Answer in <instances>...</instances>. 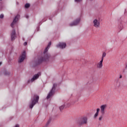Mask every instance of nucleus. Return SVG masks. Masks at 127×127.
Masks as SVG:
<instances>
[{"mask_svg":"<svg viewBox=\"0 0 127 127\" xmlns=\"http://www.w3.org/2000/svg\"><path fill=\"white\" fill-rule=\"evenodd\" d=\"M107 104H103L100 106V108H97L96 112L93 116L94 119H97V118L99 117V113H100V111L101 115H105V114H106V110L107 109Z\"/></svg>","mask_w":127,"mask_h":127,"instance_id":"1","label":"nucleus"},{"mask_svg":"<svg viewBox=\"0 0 127 127\" xmlns=\"http://www.w3.org/2000/svg\"><path fill=\"white\" fill-rule=\"evenodd\" d=\"M50 46H51V42L49 43L47 47L45 49V51H44L45 57L40 60V62H42V61H47V60H48V59H49L50 58V55L47 54V52L48 51L49 48H50Z\"/></svg>","mask_w":127,"mask_h":127,"instance_id":"2","label":"nucleus"},{"mask_svg":"<svg viewBox=\"0 0 127 127\" xmlns=\"http://www.w3.org/2000/svg\"><path fill=\"white\" fill-rule=\"evenodd\" d=\"M39 100V96L38 95H34L33 97L31 98V101L29 102V107L30 109H32L34 107L35 105L38 103Z\"/></svg>","mask_w":127,"mask_h":127,"instance_id":"3","label":"nucleus"},{"mask_svg":"<svg viewBox=\"0 0 127 127\" xmlns=\"http://www.w3.org/2000/svg\"><path fill=\"white\" fill-rule=\"evenodd\" d=\"M76 124L79 126H82V125H87L88 124V117L83 116L80 119L77 121Z\"/></svg>","mask_w":127,"mask_h":127,"instance_id":"4","label":"nucleus"},{"mask_svg":"<svg viewBox=\"0 0 127 127\" xmlns=\"http://www.w3.org/2000/svg\"><path fill=\"white\" fill-rule=\"evenodd\" d=\"M57 87V83H54L53 87L51 91L48 93V95L47 96V99L49 100V99H50L53 95H54V93H55V90L56 89V87Z\"/></svg>","mask_w":127,"mask_h":127,"instance_id":"5","label":"nucleus"},{"mask_svg":"<svg viewBox=\"0 0 127 127\" xmlns=\"http://www.w3.org/2000/svg\"><path fill=\"white\" fill-rule=\"evenodd\" d=\"M41 75V73L38 72L37 73L34 75L32 78L28 80L27 83L29 84V83H33V82H34V81H36V80H37V79H38V78H39V76H40Z\"/></svg>","mask_w":127,"mask_h":127,"instance_id":"6","label":"nucleus"},{"mask_svg":"<svg viewBox=\"0 0 127 127\" xmlns=\"http://www.w3.org/2000/svg\"><path fill=\"white\" fill-rule=\"evenodd\" d=\"M93 26L96 27V28H99L100 27V24H101V21H100V19L95 18L93 20Z\"/></svg>","mask_w":127,"mask_h":127,"instance_id":"7","label":"nucleus"},{"mask_svg":"<svg viewBox=\"0 0 127 127\" xmlns=\"http://www.w3.org/2000/svg\"><path fill=\"white\" fill-rule=\"evenodd\" d=\"M26 58V52L25 51H24L21 56H20L19 60H18V63H21Z\"/></svg>","mask_w":127,"mask_h":127,"instance_id":"8","label":"nucleus"},{"mask_svg":"<svg viewBox=\"0 0 127 127\" xmlns=\"http://www.w3.org/2000/svg\"><path fill=\"white\" fill-rule=\"evenodd\" d=\"M80 21H81V18H78L73 22L70 23L69 24V26H76V25H78V23H80Z\"/></svg>","mask_w":127,"mask_h":127,"instance_id":"9","label":"nucleus"},{"mask_svg":"<svg viewBox=\"0 0 127 127\" xmlns=\"http://www.w3.org/2000/svg\"><path fill=\"white\" fill-rule=\"evenodd\" d=\"M20 17V16L19 15H17L15 18L14 19L13 22H12L11 24V27H14V26L15 24H16V22L18 21V19H19V18Z\"/></svg>","mask_w":127,"mask_h":127,"instance_id":"10","label":"nucleus"},{"mask_svg":"<svg viewBox=\"0 0 127 127\" xmlns=\"http://www.w3.org/2000/svg\"><path fill=\"white\" fill-rule=\"evenodd\" d=\"M57 47L58 48H60L61 49H63L66 47V43L61 42L59 43L58 45H57Z\"/></svg>","mask_w":127,"mask_h":127,"instance_id":"11","label":"nucleus"},{"mask_svg":"<svg viewBox=\"0 0 127 127\" xmlns=\"http://www.w3.org/2000/svg\"><path fill=\"white\" fill-rule=\"evenodd\" d=\"M16 38V33L15 32V30H13L11 33V39L12 41L14 40Z\"/></svg>","mask_w":127,"mask_h":127,"instance_id":"12","label":"nucleus"},{"mask_svg":"<svg viewBox=\"0 0 127 127\" xmlns=\"http://www.w3.org/2000/svg\"><path fill=\"white\" fill-rule=\"evenodd\" d=\"M103 60H101L100 62L96 64V67L97 69H102L103 68Z\"/></svg>","mask_w":127,"mask_h":127,"instance_id":"13","label":"nucleus"},{"mask_svg":"<svg viewBox=\"0 0 127 127\" xmlns=\"http://www.w3.org/2000/svg\"><path fill=\"white\" fill-rule=\"evenodd\" d=\"M104 119V115L101 114V115L99 116L98 117V121L101 122Z\"/></svg>","mask_w":127,"mask_h":127,"instance_id":"14","label":"nucleus"},{"mask_svg":"<svg viewBox=\"0 0 127 127\" xmlns=\"http://www.w3.org/2000/svg\"><path fill=\"white\" fill-rule=\"evenodd\" d=\"M106 55H107V54H106V53H105V52L103 53L102 55V58H101V60H102L104 61V58H105V57H106Z\"/></svg>","mask_w":127,"mask_h":127,"instance_id":"15","label":"nucleus"},{"mask_svg":"<svg viewBox=\"0 0 127 127\" xmlns=\"http://www.w3.org/2000/svg\"><path fill=\"white\" fill-rule=\"evenodd\" d=\"M64 108H65V105H62L60 107V111H62L64 109Z\"/></svg>","mask_w":127,"mask_h":127,"instance_id":"16","label":"nucleus"},{"mask_svg":"<svg viewBox=\"0 0 127 127\" xmlns=\"http://www.w3.org/2000/svg\"><path fill=\"white\" fill-rule=\"evenodd\" d=\"M29 6H30V4L29 3H26L25 5V8H28V7H29Z\"/></svg>","mask_w":127,"mask_h":127,"instance_id":"17","label":"nucleus"},{"mask_svg":"<svg viewBox=\"0 0 127 127\" xmlns=\"http://www.w3.org/2000/svg\"><path fill=\"white\" fill-rule=\"evenodd\" d=\"M116 86L117 87H120V86H121V83L120 82H117V83L116 84Z\"/></svg>","mask_w":127,"mask_h":127,"instance_id":"18","label":"nucleus"},{"mask_svg":"<svg viewBox=\"0 0 127 127\" xmlns=\"http://www.w3.org/2000/svg\"><path fill=\"white\" fill-rule=\"evenodd\" d=\"M65 106L66 107H70V104L69 103H65Z\"/></svg>","mask_w":127,"mask_h":127,"instance_id":"19","label":"nucleus"},{"mask_svg":"<svg viewBox=\"0 0 127 127\" xmlns=\"http://www.w3.org/2000/svg\"><path fill=\"white\" fill-rule=\"evenodd\" d=\"M74 1H75V2H81L82 0H74Z\"/></svg>","mask_w":127,"mask_h":127,"instance_id":"20","label":"nucleus"},{"mask_svg":"<svg viewBox=\"0 0 127 127\" xmlns=\"http://www.w3.org/2000/svg\"><path fill=\"white\" fill-rule=\"evenodd\" d=\"M3 17H4V15H3V14H1L0 15V18H3Z\"/></svg>","mask_w":127,"mask_h":127,"instance_id":"21","label":"nucleus"},{"mask_svg":"<svg viewBox=\"0 0 127 127\" xmlns=\"http://www.w3.org/2000/svg\"><path fill=\"white\" fill-rule=\"evenodd\" d=\"M19 127V124H16V125H15L14 127Z\"/></svg>","mask_w":127,"mask_h":127,"instance_id":"22","label":"nucleus"},{"mask_svg":"<svg viewBox=\"0 0 127 127\" xmlns=\"http://www.w3.org/2000/svg\"><path fill=\"white\" fill-rule=\"evenodd\" d=\"M122 78H123V75L122 74H120L119 76V79H122Z\"/></svg>","mask_w":127,"mask_h":127,"instance_id":"23","label":"nucleus"},{"mask_svg":"<svg viewBox=\"0 0 127 127\" xmlns=\"http://www.w3.org/2000/svg\"><path fill=\"white\" fill-rule=\"evenodd\" d=\"M24 46H25L26 45H27V42H25L24 43Z\"/></svg>","mask_w":127,"mask_h":127,"instance_id":"24","label":"nucleus"},{"mask_svg":"<svg viewBox=\"0 0 127 127\" xmlns=\"http://www.w3.org/2000/svg\"><path fill=\"white\" fill-rule=\"evenodd\" d=\"M0 1H2V0H0Z\"/></svg>","mask_w":127,"mask_h":127,"instance_id":"25","label":"nucleus"},{"mask_svg":"<svg viewBox=\"0 0 127 127\" xmlns=\"http://www.w3.org/2000/svg\"><path fill=\"white\" fill-rule=\"evenodd\" d=\"M1 64V63L0 62V64Z\"/></svg>","mask_w":127,"mask_h":127,"instance_id":"26","label":"nucleus"},{"mask_svg":"<svg viewBox=\"0 0 127 127\" xmlns=\"http://www.w3.org/2000/svg\"><path fill=\"white\" fill-rule=\"evenodd\" d=\"M90 1H92V0H89Z\"/></svg>","mask_w":127,"mask_h":127,"instance_id":"27","label":"nucleus"}]
</instances>
